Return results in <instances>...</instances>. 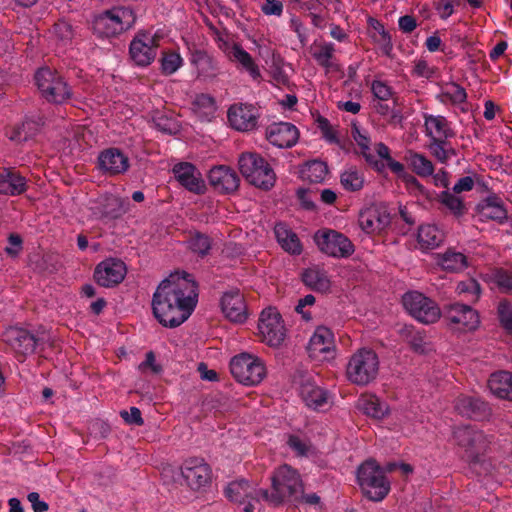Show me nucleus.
Listing matches in <instances>:
<instances>
[{
    "mask_svg": "<svg viewBox=\"0 0 512 512\" xmlns=\"http://www.w3.org/2000/svg\"><path fill=\"white\" fill-rule=\"evenodd\" d=\"M198 301L197 284L191 275L183 272L163 280L152 299L155 318L165 327L175 328L192 314Z\"/></svg>",
    "mask_w": 512,
    "mask_h": 512,
    "instance_id": "nucleus-1",
    "label": "nucleus"
},
{
    "mask_svg": "<svg viewBox=\"0 0 512 512\" xmlns=\"http://www.w3.org/2000/svg\"><path fill=\"white\" fill-rule=\"evenodd\" d=\"M271 488L261 491V498L277 506L285 502L297 503L303 496L304 486L300 474L291 466H279L271 476Z\"/></svg>",
    "mask_w": 512,
    "mask_h": 512,
    "instance_id": "nucleus-2",
    "label": "nucleus"
},
{
    "mask_svg": "<svg viewBox=\"0 0 512 512\" xmlns=\"http://www.w3.org/2000/svg\"><path fill=\"white\" fill-rule=\"evenodd\" d=\"M379 366L378 355L373 349L360 348L347 362L346 377L352 384L366 386L377 378Z\"/></svg>",
    "mask_w": 512,
    "mask_h": 512,
    "instance_id": "nucleus-3",
    "label": "nucleus"
},
{
    "mask_svg": "<svg viewBox=\"0 0 512 512\" xmlns=\"http://www.w3.org/2000/svg\"><path fill=\"white\" fill-rule=\"evenodd\" d=\"M243 177L255 187L268 190L274 186L276 175L267 161L257 153L246 152L239 157Z\"/></svg>",
    "mask_w": 512,
    "mask_h": 512,
    "instance_id": "nucleus-4",
    "label": "nucleus"
},
{
    "mask_svg": "<svg viewBox=\"0 0 512 512\" xmlns=\"http://www.w3.org/2000/svg\"><path fill=\"white\" fill-rule=\"evenodd\" d=\"M357 479L363 493L372 501H382L390 491V483L375 460H367L358 468Z\"/></svg>",
    "mask_w": 512,
    "mask_h": 512,
    "instance_id": "nucleus-5",
    "label": "nucleus"
},
{
    "mask_svg": "<svg viewBox=\"0 0 512 512\" xmlns=\"http://www.w3.org/2000/svg\"><path fill=\"white\" fill-rule=\"evenodd\" d=\"M135 20L136 16L130 7L117 6L98 15L94 19L93 29L100 36L112 37L130 29Z\"/></svg>",
    "mask_w": 512,
    "mask_h": 512,
    "instance_id": "nucleus-6",
    "label": "nucleus"
},
{
    "mask_svg": "<svg viewBox=\"0 0 512 512\" xmlns=\"http://www.w3.org/2000/svg\"><path fill=\"white\" fill-rule=\"evenodd\" d=\"M454 443L464 452L469 461H476L488 449L490 438L477 427L463 425L454 428L452 433Z\"/></svg>",
    "mask_w": 512,
    "mask_h": 512,
    "instance_id": "nucleus-7",
    "label": "nucleus"
},
{
    "mask_svg": "<svg viewBox=\"0 0 512 512\" xmlns=\"http://www.w3.org/2000/svg\"><path fill=\"white\" fill-rule=\"evenodd\" d=\"M230 371L239 383L248 386L259 384L266 376L263 361L259 357L245 352L231 359Z\"/></svg>",
    "mask_w": 512,
    "mask_h": 512,
    "instance_id": "nucleus-8",
    "label": "nucleus"
},
{
    "mask_svg": "<svg viewBox=\"0 0 512 512\" xmlns=\"http://www.w3.org/2000/svg\"><path fill=\"white\" fill-rule=\"evenodd\" d=\"M36 85L49 102L63 103L70 99L71 89L64 78L50 68H41L35 74Z\"/></svg>",
    "mask_w": 512,
    "mask_h": 512,
    "instance_id": "nucleus-9",
    "label": "nucleus"
},
{
    "mask_svg": "<svg viewBox=\"0 0 512 512\" xmlns=\"http://www.w3.org/2000/svg\"><path fill=\"white\" fill-rule=\"evenodd\" d=\"M402 303L406 311L417 321L432 324L441 317L439 306L430 298L418 291H410L403 295Z\"/></svg>",
    "mask_w": 512,
    "mask_h": 512,
    "instance_id": "nucleus-10",
    "label": "nucleus"
},
{
    "mask_svg": "<svg viewBox=\"0 0 512 512\" xmlns=\"http://www.w3.org/2000/svg\"><path fill=\"white\" fill-rule=\"evenodd\" d=\"M258 331L261 341L271 347L280 346L286 337V328L282 316L272 307L266 308L261 312Z\"/></svg>",
    "mask_w": 512,
    "mask_h": 512,
    "instance_id": "nucleus-11",
    "label": "nucleus"
},
{
    "mask_svg": "<svg viewBox=\"0 0 512 512\" xmlns=\"http://www.w3.org/2000/svg\"><path fill=\"white\" fill-rule=\"evenodd\" d=\"M314 240L321 252L336 258H347L354 253V245L342 233L322 229L315 233Z\"/></svg>",
    "mask_w": 512,
    "mask_h": 512,
    "instance_id": "nucleus-12",
    "label": "nucleus"
},
{
    "mask_svg": "<svg viewBox=\"0 0 512 512\" xmlns=\"http://www.w3.org/2000/svg\"><path fill=\"white\" fill-rule=\"evenodd\" d=\"M263 489H257L246 480L233 481L225 489L227 498L242 506L243 512H254L260 509L259 498Z\"/></svg>",
    "mask_w": 512,
    "mask_h": 512,
    "instance_id": "nucleus-13",
    "label": "nucleus"
},
{
    "mask_svg": "<svg viewBox=\"0 0 512 512\" xmlns=\"http://www.w3.org/2000/svg\"><path fill=\"white\" fill-rule=\"evenodd\" d=\"M180 470L186 484L193 490L205 487L211 480V468L202 458L186 459Z\"/></svg>",
    "mask_w": 512,
    "mask_h": 512,
    "instance_id": "nucleus-14",
    "label": "nucleus"
},
{
    "mask_svg": "<svg viewBox=\"0 0 512 512\" xmlns=\"http://www.w3.org/2000/svg\"><path fill=\"white\" fill-rule=\"evenodd\" d=\"M158 38L149 33H138L130 43L131 59L138 66H148L156 58Z\"/></svg>",
    "mask_w": 512,
    "mask_h": 512,
    "instance_id": "nucleus-15",
    "label": "nucleus"
},
{
    "mask_svg": "<svg viewBox=\"0 0 512 512\" xmlns=\"http://www.w3.org/2000/svg\"><path fill=\"white\" fill-rule=\"evenodd\" d=\"M454 409L459 415L474 420L489 419L492 415L489 405L473 395H459L454 401Z\"/></svg>",
    "mask_w": 512,
    "mask_h": 512,
    "instance_id": "nucleus-16",
    "label": "nucleus"
},
{
    "mask_svg": "<svg viewBox=\"0 0 512 512\" xmlns=\"http://www.w3.org/2000/svg\"><path fill=\"white\" fill-rule=\"evenodd\" d=\"M227 118L233 129L248 132L256 127L258 114L253 105L236 103L229 107Z\"/></svg>",
    "mask_w": 512,
    "mask_h": 512,
    "instance_id": "nucleus-17",
    "label": "nucleus"
},
{
    "mask_svg": "<svg viewBox=\"0 0 512 512\" xmlns=\"http://www.w3.org/2000/svg\"><path fill=\"white\" fill-rule=\"evenodd\" d=\"M358 222L367 234L378 233L389 225L390 214L386 206L372 205L360 212Z\"/></svg>",
    "mask_w": 512,
    "mask_h": 512,
    "instance_id": "nucleus-18",
    "label": "nucleus"
},
{
    "mask_svg": "<svg viewBox=\"0 0 512 512\" xmlns=\"http://www.w3.org/2000/svg\"><path fill=\"white\" fill-rule=\"evenodd\" d=\"M126 267L121 260L106 259L99 263L94 278L100 286L112 287L119 284L125 277Z\"/></svg>",
    "mask_w": 512,
    "mask_h": 512,
    "instance_id": "nucleus-19",
    "label": "nucleus"
},
{
    "mask_svg": "<svg viewBox=\"0 0 512 512\" xmlns=\"http://www.w3.org/2000/svg\"><path fill=\"white\" fill-rule=\"evenodd\" d=\"M130 166L129 158L118 148L103 150L98 156V167L106 175L125 173Z\"/></svg>",
    "mask_w": 512,
    "mask_h": 512,
    "instance_id": "nucleus-20",
    "label": "nucleus"
},
{
    "mask_svg": "<svg viewBox=\"0 0 512 512\" xmlns=\"http://www.w3.org/2000/svg\"><path fill=\"white\" fill-rule=\"evenodd\" d=\"M3 339L5 343L20 356L33 353L37 344V340L33 334L17 327L8 328L3 334Z\"/></svg>",
    "mask_w": 512,
    "mask_h": 512,
    "instance_id": "nucleus-21",
    "label": "nucleus"
},
{
    "mask_svg": "<svg viewBox=\"0 0 512 512\" xmlns=\"http://www.w3.org/2000/svg\"><path fill=\"white\" fill-rule=\"evenodd\" d=\"M445 316L451 323L467 331L475 330L480 324L478 312L469 305L450 304L445 307Z\"/></svg>",
    "mask_w": 512,
    "mask_h": 512,
    "instance_id": "nucleus-22",
    "label": "nucleus"
},
{
    "mask_svg": "<svg viewBox=\"0 0 512 512\" xmlns=\"http://www.w3.org/2000/svg\"><path fill=\"white\" fill-rule=\"evenodd\" d=\"M221 309L225 317L234 323H243L248 317L244 296L239 290H231L223 294Z\"/></svg>",
    "mask_w": 512,
    "mask_h": 512,
    "instance_id": "nucleus-23",
    "label": "nucleus"
},
{
    "mask_svg": "<svg viewBox=\"0 0 512 512\" xmlns=\"http://www.w3.org/2000/svg\"><path fill=\"white\" fill-rule=\"evenodd\" d=\"M300 396L306 406L315 411H324L332 403L330 393L310 380L301 384Z\"/></svg>",
    "mask_w": 512,
    "mask_h": 512,
    "instance_id": "nucleus-24",
    "label": "nucleus"
},
{
    "mask_svg": "<svg viewBox=\"0 0 512 512\" xmlns=\"http://www.w3.org/2000/svg\"><path fill=\"white\" fill-rule=\"evenodd\" d=\"M267 140L279 148H290L299 139V131L296 126L287 122L273 123L266 130Z\"/></svg>",
    "mask_w": 512,
    "mask_h": 512,
    "instance_id": "nucleus-25",
    "label": "nucleus"
},
{
    "mask_svg": "<svg viewBox=\"0 0 512 512\" xmlns=\"http://www.w3.org/2000/svg\"><path fill=\"white\" fill-rule=\"evenodd\" d=\"M237 173L227 166H217L210 170L209 183L219 193H232L239 187Z\"/></svg>",
    "mask_w": 512,
    "mask_h": 512,
    "instance_id": "nucleus-26",
    "label": "nucleus"
},
{
    "mask_svg": "<svg viewBox=\"0 0 512 512\" xmlns=\"http://www.w3.org/2000/svg\"><path fill=\"white\" fill-rule=\"evenodd\" d=\"M177 181L193 193L200 194L205 190V183L200 172L191 163H179L173 167Z\"/></svg>",
    "mask_w": 512,
    "mask_h": 512,
    "instance_id": "nucleus-27",
    "label": "nucleus"
},
{
    "mask_svg": "<svg viewBox=\"0 0 512 512\" xmlns=\"http://www.w3.org/2000/svg\"><path fill=\"white\" fill-rule=\"evenodd\" d=\"M308 349L313 357L325 355L324 358H328L332 356L335 349L333 332L324 326L317 327L310 338Z\"/></svg>",
    "mask_w": 512,
    "mask_h": 512,
    "instance_id": "nucleus-28",
    "label": "nucleus"
},
{
    "mask_svg": "<svg viewBox=\"0 0 512 512\" xmlns=\"http://www.w3.org/2000/svg\"><path fill=\"white\" fill-rule=\"evenodd\" d=\"M26 189V180L17 170L0 168V194L16 196Z\"/></svg>",
    "mask_w": 512,
    "mask_h": 512,
    "instance_id": "nucleus-29",
    "label": "nucleus"
},
{
    "mask_svg": "<svg viewBox=\"0 0 512 512\" xmlns=\"http://www.w3.org/2000/svg\"><path fill=\"white\" fill-rule=\"evenodd\" d=\"M425 128L431 140H447L454 136L447 119L441 115H425Z\"/></svg>",
    "mask_w": 512,
    "mask_h": 512,
    "instance_id": "nucleus-30",
    "label": "nucleus"
},
{
    "mask_svg": "<svg viewBox=\"0 0 512 512\" xmlns=\"http://www.w3.org/2000/svg\"><path fill=\"white\" fill-rule=\"evenodd\" d=\"M477 210L482 220L503 222L507 219V211L497 197H488L478 204Z\"/></svg>",
    "mask_w": 512,
    "mask_h": 512,
    "instance_id": "nucleus-31",
    "label": "nucleus"
},
{
    "mask_svg": "<svg viewBox=\"0 0 512 512\" xmlns=\"http://www.w3.org/2000/svg\"><path fill=\"white\" fill-rule=\"evenodd\" d=\"M357 407L367 416L382 419L388 412L387 405L377 396L365 394L357 402Z\"/></svg>",
    "mask_w": 512,
    "mask_h": 512,
    "instance_id": "nucleus-32",
    "label": "nucleus"
},
{
    "mask_svg": "<svg viewBox=\"0 0 512 512\" xmlns=\"http://www.w3.org/2000/svg\"><path fill=\"white\" fill-rule=\"evenodd\" d=\"M351 135L354 141L360 148L361 155L365 158L367 163L372 165L376 170L381 171L384 168V164L376 159V156L372 153L370 148V138L363 133L356 125H353L351 129Z\"/></svg>",
    "mask_w": 512,
    "mask_h": 512,
    "instance_id": "nucleus-33",
    "label": "nucleus"
},
{
    "mask_svg": "<svg viewBox=\"0 0 512 512\" xmlns=\"http://www.w3.org/2000/svg\"><path fill=\"white\" fill-rule=\"evenodd\" d=\"M275 236L281 247L292 254L301 253V244L297 235L285 224L279 223L274 228Z\"/></svg>",
    "mask_w": 512,
    "mask_h": 512,
    "instance_id": "nucleus-34",
    "label": "nucleus"
},
{
    "mask_svg": "<svg viewBox=\"0 0 512 512\" xmlns=\"http://www.w3.org/2000/svg\"><path fill=\"white\" fill-rule=\"evenodd\" d=\"M302 280L306 286L320 292L328 291L331 286L327 273L318 267L305 270L302 274Z\"/></svg>",
    "mask_w": 512,
    "mask_h": 512,
    "instance_id": "nucleus-35",
    "label": "nucleus"
},
{
    "mask_svg": "<svg viewBox=\"0 0 512 512\" xmlns=\"http://www.w3.org/2000/svg\"><path fill=\"white\" fill-rule=\"evenodd\" d=\"M418 243L421 249H434L444 240V234L434 225H422L418 230Z\"/></svg>",
    "mask_w": 512,
    "mask_h": 512,
    "instance_id": "nucleus-36",
    "label": "nucleus"
},
{
    "mask_svg": "<svg viewBox=\"0 0 512 512\" xmlns=\"http://www.w3.org/2000/svg\"><path fill=\"white\" fill-rule=\"evenodd\" d=\"M225 52L230 59L239 62L253 78L260 76L258 66L255 64L250 54L240 45L233 44L231 47H228Z\"/></svg>",
    "mask_w": 512,
    "mask_h": 512,
    "instance_id": "nucleus-37",
    "label": "nucleus"
},
{
    "mask_svg": "<svg viewBox=\"0 0 512 512\" xmlns=\"http://www.w3.org/2000/svg\"><path fill=\"white\" fill-rule=\"evenodd\" d=\"M192 63L196 66L199 75L205 78H214L219 72L218 62L206 52H195L192 55Z\"/></svg>",
    "mask_w": 512,
    "mask_h": 512,
    "instance_id": "nucleus-38",
    "label": "nucleus"
},
{
    "mask_svg": "<svg viewBox=\"0 0 512 512\" xmlns=\"http://www.w3.org/2000/svg\"><path fill=\"white\" fill-rule=\"evenodd\" d=\"M438 99L442 103L462 105L466 103L467 93L463 87L455 82H447L441 85V92Z\"/></svg>",
    "mask_w": 512,
    "mask_h": 512,
    "instance_id": "nucleus-39",
    "label": "nucleus"
},
{
    "mask_svg": "<svg viewBox=\"0 0 512 512\" xmlns=\"http://www.w3.org/2000/svg\"><path fill=\"white\" fill-rule=\"evenodd\" d=\"M512 383V373L508 371H498L491 374L488 380V387L493 395L504 399L509 393Z\"/></svg>",
    "mask_w": 512,
    "mask_h": 512,
    "instance_id": "nucleus-40",
    "label": "nucleus"
},
{
    "mask_svg": "<svg viewBox=\"0 0 512 512\" xmlns=\"http://www.w3.org/2000/svg\"><path fill=\"white\" fill-rule=\"evenodd\" d=\"M438 264L443 270L449 272H460L467 267V258L464 254L448 250L438 255Z\"/></svg>",
    "mask_w": 512,
    "mask_h": 512,
    "instance_id": "nucleus-41",
    "label": "nucleus"
},
{
    "mask_svg": "<svg viewBox=\"0 0 512 512\" xmlns=\"http://www.w3.org/2000/svg\"><path fill=\"white\" fill-rule=\"evenodd\" d=\"M406 160L413 172L418 176L425 178L433 175V163L423 154L410 150L406 154Z\"/></svg>",
    "mask_w": 512,
    "mask_h": 512,
    "instance_id": "nucleus-42",
    "label": "nucleus"
},
{
    "mask_svg": "<svg viewBox=\"0 0 512 512\" xmlns=\"http://www.w3.org/2000/svg\"><path fill=\"white\" fill-rule=\"evenodd\" d=\"M96 208L99 210L101 217L112 219L120 217L125 212L121 199L114 195L101 197L99 206Z\"/></svg>",
    "mask_w": 512,
    "mask_h": 512,
    "instance_id": "nucleus-43",
    "label": "nucleus"
},
{
    "mask_svg": "<svg viewBox=\"0 0 512 512\" xmlns=\"http://www.w3.org/2000/svg\"><path fill=\"white\" fill-rule=\"evenodd\" d=\"M438 201L455 217H461L467 212L463 198L453 191H443L438 196Z\"/></svg>",
    "mask_w": 512,
    "mask_h": 512,
    "instance_id": "nucleus-44",
    "label": "nucleus"
},
{
    "mask_svg": "<svg viewBox=\"0 0 512 512\" xmlns=\"http://www.w3.org/2000/svg\"><path fill=\"white\" fill-rule=\"evenodd\" d=\"M192 105L193 111L205 120H210L217 110L215 99L208 94L197 95Z\"/></svg>",
    "mask_w": 512,
    "mask_h": 512,
    "instance_id": "nucleus-45",
    "label": "nucleus"
},
{
    "mask_svg": "<svg viewBox=\"0 0 512 512\" xmlns=\"http://www.w3.org/2000/svg\"><path fill=\"white\" fill-rule=\"evenodd\" d=\"M38 131V125L35 121L27 120L20 125L15 126L9 133L11 141L21 143L31 139Z\"/></svg>",
    "mask_w": 512,
    "mask_h": 512,
    "instance_id": "nucleus-46",
    "label": "nucleus"
},
{
    "mask_svg": "<svg viewBox=\"0 0 512 512\" xmlns=\"http://www.w3.org/2000/svg\"><path fill=\"white\" fill-rule=\"evenodd\" d=\"M369 23L374 30L371 35L373 41L379 45L385 54H389L393 47L389 32L386 31L384 26L375 19H370Z\"/></svg>",
    "mask_w": 512,
    "mask_h": 512,
    "instance_id": "nucleus-47",
    "label": "nucleus"
},
{
    "mask_svg": "<svg viewBox=\"0 0 512 512\" xmlns=\"http://www.w3.org/2000/svg\"><path fill=\"white\" fill-rule=\"evenodd\" d=\"M340 181L346 190L358 191L363 188L364 176L355 167H350L341 174Z\"/></svg>",
    "mask_w": 512,
    "mask_h": 512,
    "instance_id": "nucleus-48",
    "label": "nucleus"
},
{
    "mask_svg": "<svg viewBox=\"0 0 512 512\" xmlns=\"http://www.w3.org/2000/svg\"><path fill=\"white\" fill-rule=\"evenodd\" d=\"M303 173L305 178L310 182L320 183L326 178L328 174V167L326 163L319 160H314L307 163Z\"/></svg>",
    "mask_w": 512,
    "mask_h": 512,
    "instance_id": "nucleus-49",
    "label": "nucleus"
},
{
    "mask_svg": "<svg viewBox=\"0 0 512 512\" xmlns=\"http://www.w3.org/2000/svg\"><path fill=\"white\" fill-rule=\"evenodd\" d=\"M428 147L432 155L442 163L447 162L455 155L454 149L450 146L447 140H431Z\"/></svg>",
    "mask_w": 512,
    "mask_h": 512,
    "instance_id": "nucleus-50",
    "label": "nucleus"
},
{
    "mask_svg": "<svg viewBox=\"0 0 512 512\" xmlns=\"http://www.w3.org/2000/svg\"><path fill=\"white\" fill-rule=\"evenodd\" d=\"M456 291L459 295H467L468 301L476 302L480 297L481 288L475 279L469 278L458 283Z\"/></svg>",
    "mask_w": 512,
    "mask_h": 512,
    "instance_id": "nucleus-51",
    "label": "nucleus"
},
{
    "mask_svg": "<svg viewBox=\"0 0 512 512\" xmlns=\"http://www.w3.org/2000/svg\"><path fill=\"white\" fill-rule=\"evenodd\" d=\"M161 71L165 75L175 73L183 64V59L176 52L164 53L161 60Z\"/></svg>",
    "mask_w": 512,
    "mask_h": 512,
    "instance_id": "nucleus-52",
    "label": "nucleus"
},
{
    "mask_svg": "<svg viewBox=\"0 0 512 512\" xmlns=\"http://www.w3.org/2000/svg\"><path fill=\"white\" fill-rule=\"evenodd\" d=\"M497 315L501 326L512 335V304L508 300L498 303Z\"/></svg>",
    "mask_w": 512,
    "mask_h": 512,
    "instance_id": "nucleus-53",
    "label": "nucleus"
},
{
    "mask_svg": "<svg viewBox=\"0 0 512 512\" xmlns=\"http://www.w3.org/2000/svg\"><path fill=\"white\" fill-rule=\"evenodd\" d=\"M492 282L503 293L512 292V272L505 269H496L491 275Z\"/></svg>",
    "mask_w": 512,
    "mask_h": 512,
    "instance_id": "nucleus-54",
    "label": "nucleus"
},
{
    "mask_svg": "<svg viewBox=\"0 0 512 512\" xmlns=\"http://www.w3.org/2000/svg\"><path fill=\"white\" fill-rule=\"evenodd\" d=\"M335 52L333 43H321L313 52L315 60L323 67L329 68Z\"/></svg>",
    "mask_w": 512,
    "mask_h": 512,
    "instance_id": "nucleus-55",
    "label": "nucleus"
},
{
    "mask_svg": "<svg viewBox=\"0 0 512 512\" xmlns=\"http://www.w3.org/2000/svg\"><path fill=\"white\" fill-rule=\"evenodd\" d=\"M51 32L55 40L63 46L67 45L73 38L72 26L66 21H59L54 24Z\"/></svg>",
    "mask_w": 512,
    "mask_h": 512,
    "instance_id": "nucleus-56",
    "label": "nucleus"
},
{
    "mask_svg": "<svg viewBox=\"0 0 512 512\" xmlns=\"http://www.w3.org/2000/svg\"><path fill=\"white\" fill-rule=\"evenodd\" d=\"M371 91L376 101H390L397 99L392 88L384 81L374 80L371 84Z\"/></svg>",
    "mask_w": 512,
    "mask_h": 512,
    "instance_id": "nucleus-57",
    "label": "nucleus"
},
{
    "mask_svg": "<svg viewBox=\"0 0 512 512\" xmlns=\"http://www.w3.org/2000/svg\"><path fill=\"white\" fill-rule=\"evenodd\" d=\"M190 248L192 249L193 252L201 256L206 255L211 248L209 237L201 234L194 236L190 240Z\"/></svg>",
    "mask_w": 512,
    "mask_h": 512,
    "instance_id": "nucleus-58",
    "label": "nucleus"
},
{
    "mask_svg": "<svg viewBox=\"0 0 512 512\" xmlns=\"http://www.w3.org/2000/svg\"><path fill=\"white\" fill-rule=\"evenodd\" d=\"M287 444L298 456H307L311 450L307 441L295 435L289 436Z\"/></svg>",
    "mask_w": 512,
    "mask_h": 512,
    "instance_id": "nucleus-59",
    "label": "nucleus"
},
{
    "mask_svg": "<svg viewBox=\"0 0 512 512\" xmlns=\"http://www.w3.org/2000/svg\"><path fill=\"white\" fill-rule=\"evenodd\" d=\"M155 125L158 130L168 134H173L178 131V124L174 120L163 115L155 119Z\"/></svg>",
    "mask_w": 512,
    "mask_h": 512,
    "instance_id": "nucleus-60",
    "label": "nucleus"
},
{
    "mask_svg": "<svg viewBox=\"0 0 512 512\" xmlns=\"http://www.w3.org/2000/svg\"><path fill=\"white\" fill-rule=\"evenodd\" d=\"M261 10L268 16H281L283 12V4L279 0H265L261 6Z\"/></svg>",
    "mask_w": 512,
    "mask_h": 512,
    "instance_id": "nucleus-61",
    "label": "nucleus"
},
{
    "mask_svg": "<svg viewBox=\"0 0 512 512\" xmlns=\"http://www.w3.org/2000/svg\"><path fill=\"white\" fill-rule=\"evenodd\" d=\"M120 415L128 424L141 426L144 423L141 412L137 407H131L130 411H121Z\"/></svg>",
    "mask_w": 512,
    "mask_h": 512,
    "instance_id": "nucleus-62",
    "label": "nucleus"
},
{
    "mask_svg": "<svg viewBox=\"0 0 512 512\" xmlns=\"http://www.w3.org/2000/svg\"><path fill=\"white\" fill-rule=\"evenodd\" d=\"M397 104V99H391V102L389 101H376L373 104L374 110L382 115V116H389L394 115L395 106Z\"/></svg>",
    "mask_w": 512,
    "mask_h": 512,
    "instance_id": "nucleus-63",
    "label": "nucleus"
},
{
    "mask_svg": "<svg viewBox=\"0 0 512 512\" xmlns=\"http://www.w3.org/2000/svg\"><path fill=\"white\" fill-rule=\"evenodd\" d=\"M435 9L437 10L440 18L447 19L454 12V6L452 0H438L435 3Z\"/></svg>",
    "mask_w": 512,
    "mask_h": 512,
    "instance_id": "nucleus-64",
    "label": "nucleus"
}]
</instances>
